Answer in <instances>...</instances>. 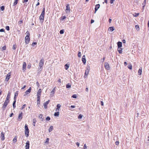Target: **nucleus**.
Returning <instances> with one entry per match:
<instances>
[{
  "instance_id": "obj_44",
  "label": "nucleus",
  "mask_w": 149,
  "mask_h": 149,
  "mask_svg": "<svg viewBox=\"0 0 149 149\" xmlns=\"http://www.w3.org/2000/svg\"><path fill=\"white\" fill-rule=\"evenodd\" d=\"M50 117H49V116L47 117L46 118V120L47 121L49 120H50Z\"/></svg>"
},
{
  "instance_id": "obj_9",
  "label": "nucleus",
  "mask_w": 149,
  "mask_h": 149,
  "mask_svg": "<svg viewBox=\"0 0 149 149\" xmlns=\"http://www.w3.org/2000/svg\"><path fill=\"white\" fill-rule=\"evenodd\" d=\"M49 102H50V100H48V101H47L46 102H45L44 103L43 105L44 106V108L45 109L47 108V105L48 104H49Z\"/></svg>"
},
{
  "instance_id": "obj_25",
  "label": "nucleus",
  "mask_w": 149,
  "mask_h": 149,
  "mask_svg": "<svg viewBox=\"0 0 149 149\" xmlns=\"http://www.w3.org/2000/svg\"><path fill=\"white\" fill-rule=\"evenodd\" d=\"M33 125L34 126L35 125V124L37 121L36 120V118H34L33 119Z\"/></svg>"
},
{
  "instance_id": "obj_10",
  "label": "nucleus",
  "mask_w": 149,
  "mask_h": 149,
  "mask_svg": "<svg viewBox=\"0 0 149 149\" xmlns=\"http://www.w3.org/2000/svg\"><path fill=\"white\" fill-rule=\"evenodd\" d=\"M26 149H29V141H27L26 143V145L25 146Z\"/></svg>"
},
{
  "instance_id": "obj_26",
  "label": "nucleus",
  "mask_w": 149,
  "mask_h": 149,
  "mask_svg": "<svg viewBox=\"0 0 149 149\" xmlns=\"http://www.w3.org/2000/svg\"><path fill=\"white\" fill-rule=\"evenodd\" d=\"M18 95V93H17V91L15 93V96H14V100H16V97H17V96Z\"/></svg>"
},
{
  "instance_id": "obj_20",
  "label": "nucleus",
  "mask_w": 149,
  "mask_h": 149,
  "mask_svg": "<svg viewBox=\"0 0 149 149\" xmlns=\"http://www.w3.org/2000/svg\"><path fill=\"white\" fill-rule=\"evenodd\" d=\"M118 50L120 54H122V49L121 48V47H118Z\"/></svg>"
},
{
  "instance_id": "obj_42",
  "label": "nucleus",
  "mask_w": 149,
  "mask_h": 149,
  "mask_svg": "<svg viewBox=\"0 0 149 149\" xmlns=\"http://www.w3.org/2000/svg\"><path fill=\"white\" fill-rule=\"evenodd\" d=\"M64 31L63 30H61L60 31V33L61 34H63L64 33Z\"/></svg>"
},
{
  "instance_id": "obj_24",
  "label": "nucleus",
  "mask_w": 149,
  "mask_h": 149,
  "mask_svg": "<svg viewBox=\"0 0 149 149\" xmlns=\"http://www.w3.org/2000/svg\"><path fill=\"white\" fill-rule=\"evenodd\" d=\"M53 129V127L52 126H51L49 129V132H50L52 131Z\"/></svg>"
},
{
  "instance_id": "obj_3",
  "label": "nucleus",
  "mask_w": 149,
  "mask_h": 149,
  "mask_svg": "<svg viewBox=\"0 0 149 149\" xmlns=\"http://www.w3.org/2000/svg\"><path fill=\"white\" fill-rule=\"evenodd\" d=\"M45 8H44L43 9V11H42L41 15L40 16L39 19L41 21V20H42V22H43V20L44 19V15H45Z\"/></svg>"
},
{
  "instance_id": "obj_59",
  "label": "nucleus",
  "mask_w": 149,
  "mask_h": 149,
  "mask_svg": "<svg viewBox=\"0 0 149 149\" xmlns=\"http://www.w3.org/2000/svg\"><path fill=\"white\" fill-rule=\"evenodd\" d=\"M115 0H111L110 1V3H113V1H114Z\"/></svg>"
},
{
  "instance_id": "obj_22",
  "label": "nucleus",
  "mask_w": 149,
  "mask_h": 149,
  "mask_svg": "<svg viewBox=\"0 0 149 149\" xmlns=\"http://www.w3.org/2000/svg\"><path fill=\"white\" fill-rule=\"evenodd\" d=\"M26 67V64L25 62H24L23 64V70H25Z\"/></svg>"
},
{
  "instance_id": "obj_57",
  "label": "nucleus",
  "mask_w": 149,
  "mask_h": 149,
  "mask_svg": "<svg viewBox=\"0 0 149 149\" xmlns=\"http://www.w3.org/2000/svg\"><path fill=\"white\" fill-rule=\"evenodd\" d=\"M36 85L38 87H39L40 86V84L37 81L36 83Z\"/></svg>"
},
{
  "instance_id": "obj_37",
  "label": "nucleus",
  "mask_w": 149,
  "mask_h": 149,
  "mask_svg": "<svg viewBox=\"0 0 149 149\" xmlns=\"http://www.w3.org/2000/svg\"><path fill=\"white\" fill-rule=\"evenodd\" d=\"M61 105L59 104H58L56 106L57 108H58L59 109H60L61 107Z\"/></svg>"
},
{
  "instance_id": "obj_13",
  "label": "nucleus",
  "mask_w": 149,
  "mask_h": 149,
  "mask_svg": "<svg viewBox=\"0 0 149 149\" xmlns=\"http://www.w3.org/2000/svg\"><path fill=\"white\" fill-rule=\"evenodd\" d=\"M100 6L99 4H97L95 6V13L97 11V10L99 8Z\"/></svg>"
},
{
  "instance_id": "obj_15",
  "label": "nucleus",
  "mask_w": 149,
  "mask_h": 149,
  "mask_svg": "<svg viewBox=\"0 0 149 149\" xmlns=\"http://www.w3.org/2000/svg\"><path fill=\"white\" fill-rule=\"evenodd\" d=\"M10 73H9L8 74H7L6 78V81H8L9 80L10 78Z\"/></svg>"
},
{
  "instance_id": "obj_21",
  "label": "nucleus",
  "mask_w": 149,
  "mask_h": 149,
  "mask_svg": "<svg viewBox=\"0 0 149 149\" xmlns=\"http://www.w3.org/2000/svg\"><path fill=\"white\" fill-rule=\"evenodd\" d=\"M114 30V27L113 26L109 27L108 29V30L111 32L113 31Z\"/></svg>"
},
{
  "instance_id": "obj_12",
  "label": "nucleus",
  "mask_w": 149,
  "mask_h": 149,
  "mask_svg": "<svg viewBox=\"0 0 149 149\" xmlns=\"http://www.w3.org/2000/svg\"><path fill=\"white\" fill-rule=\"evenodd\" d=\"M104 66L105 68L107 70H109V66L108 63H105L104 64Z\"/></svg>"
},
{
  "instance_id": "obj_45",
  "label": "nucleus",
  "mask_w": 149,
  "mask_h": 149,
  "mask_svg": "<svg viewBox=\"0 0 149 149\" xmlns=\"http://www.w3.org/2000/svg\"><path fill=\"white\" fill-rule=\"evenodd\" d=\"M78 56L79 57H80L81 56V52H79L78 53Z\"/></svg>"
},
{
  "instance_id": "obj_32",
  "label": "nucleus",
  "mask_w": 149,
  "mask_h": 149,
  "mask_svg": "<svg viewBox=\"0 0 149 149\" xmlns=\"http://www.w3.org/2000/svg\"><path fill=\"white\" fill-rule=\"evenodd\" d=\"M59 112L58 111L56 112H55L54 113V116H58L59 115Z\"/></svg>"
},
{
  "instance_id": "obj_47",
  "label": "nucleus",
  "mask_w": 149,
  "mask_h": 149,
  "mask_svg": "<svg viewBox=\"0 0 149 149\" xmlns=\"http://www.w3.org/2000/svg\"><path fill=\"white\" fill-rule=\"evenodd\" d=\"M146 0H144L143 3L142 4L143 5H145L146 3Z\"/></svg>"
},
{
  "instance_id": "obj_18",
  "label": "nucleus",
  "mask_w": 149,
  "mask_h": 149,
  "mask_svg": "<svg viewBox=\"0 0 149 149\" xmlns=\"http://www.w3.org/2000/svg\"><path fill=\"white\" fill-rule=\"evenodd\" d=\"M29 130L25 131V134L26 137H28L29 136Z\"/></svg>"
},
{
  "instance_id": "obj_63",
  "label": "nucleus",
  "mask_w": 149,
  "mask_h": 149,
  "mask_svg": "<svg viewBox=\"0 0 149 149\" xmlns=\"http://www.w3.org/2000/svg\"><path fill=\"white\" fill-rule=\"evenodd\" d=\"M94 22V20H93V19H92L91 20V24L93 23Z\"/></svg>"
},
{
  "instance_id": "obj_19",
  "label": "nucleus",
  "mask_w": 149,
  "mask_h": 149,
  "mask_svg": "<svg viewBox=\"0 0 149 149\" xmlns=\"http://www.w3.org/2000/svg\"><path fill=\"white\" fill-rule=\"evenodd\" d=\"M118 46V48H120L122 46V43L121 42H118L117 43Z\"/></svg>"
},
{
  "instance_id": "obj_52",
  "label": "nucleus",
  "mask_w": 149,
  "mask_h": 149,
  "mask_svg": "<svg viewBox=\"0 0 149 149\" xmlns=\"http://www.w3.org/2000/svg\"><path fill=\"white\" fill-rule=\"evenodd\" d=\"M23 22V21L22 20H20L18 22V23L19 24H22Z\"/></svg>"
},
{
  "instance_id": "obj_43",
  "label": "nucleus",
  "mask_w": 149,
  "mask_h": 149,
  "mask_svg": "<svg viewBox=\"0 0 149 149\" xmlns=\"http://www.w3.org/2000/svg\"><path fill=\"white\" fill-rule=\"evenodd\" d=\"M72 97L74 98H77V95L76 94L73 95Z\"/></svg>"
},
{
  "instance_id": "obj_34",
  "label": "nucleus",
  "mask_w": 149,
  "mask_h": 149,
  "mask_svg": "<svg viewBox=\"0 0 149 149\" xmlns=\"http://www.w3.org/2000/svg\"><path fill=\"white\" fill-rule=\"evenodd\" d=\"M49 138H47L45 142V143H47V144H48L49 141Z\"/></svg>"
},
{
  "instance_id": "obj_51",
  "label": "nucleus",
  "mask_w": 149,
  "mask_h": 149,
  "mask_svg": "<svg viewBox=\"0 0 149 149\" xmlns=\"http://www.w3.org/2000/svg\"><path fill=\"white\" fill-rule=\"evenodd\" d=\"M66 18V17L65 16H63L61 17V19L63 20Z\"/></svg>"
},
{
  "instance_id": "obj_60",
  "label": "nucleus",
  "mask_w": 149,
  "mask_h": 149,
  "mask_svg": "<svg viewBox=\"0 0 149 149\" xmlns=\"http://www.w3.org/2000/svg\"><path fill=\"white\" fill-rule=\"evenodd\" d=\"M139 15V13H136L135 14V15H133V16L135 17H137Z\"/></svg>"
},
{
  "instance_id": "obj_27",
  "label": "nucleus",
  "mask_w": 149,
  "mask_h": 149,
  "mask_svg": "<svg viewBox=\"0 0 149 149\" xmlns=\"http://www.w3.org/2000/svg\"><path fill=\"white\" fill-rule=\"evenodd\" d=\"M16 102V100H14V101H13V108L14 109L16 107V106L15 105Z\"/></svg>"
},
{
  "instance_id": "obj_11",
  "label": "nucleus",
  "mask_w": 149,
  "mask_h": 149,
  "mask_svg": "<svg viewBox=\"0 0 149 149\" xmlns=\"http://www.w3.org/2000/svg\"><path fill=\"white\" fill-rule=\"evenodd\" d=\"M1 139L2 141L4 140L5 139L4 133L2 132L1 133Z\"/></svg>"
},
{
  "instance_id": "obj_7",
  "label": "nucleus",
  "mask_w": 149,
  "mask_h": 149,
  "mask_svg": "<svg viewBox=\"0 0 149 149\" xmlns=\"http://www.w3.org/2000/svg\"><path fill=\"white\" fill-rule=\"evenodd\" d=\"M31 87H29V89L26 91L25 92V94L24 95V96H25L26 95H27L29 94L30 92H31Z\"/></svg>"
},
{
  "instance_id": "obj_58",
  "label": "nucleus",
  "mask_w": 149,
  "mask_h": 149,
  "mask_svg": "<svg viewBox=\"0 0 149 149\" xmlns=\"http://www.w3.org/2000/svg\"><path fill=\"white\" fill-rule=\"evenodd\" d=\"M119 144V142L118 141H116L115 142V144L116 145H118Z\"/></svg>"
},
{
  "instance_id": "obj_56",
  "label": "nucleus",
  "mask_w": 149,
  "mask_h": 149,
  "mask_svg": "<svg viewBox=\"0 0 149 149\" xmlns=\"http://www.w3.org/2000/svg\"><path fill=\"white\" fill-rule=\"evenodd\" d=\"M4 29H2L0 30V32H3L4 31Z\"/></svg>"
},
{
  "instance_id": "obj_40",
  "label": "nucleus",
  "mask_w": 149,
  "mask_h": 149,
  "mask_svg": "<svg viewBox=\"0 0 149 149\" xmlns=\"http://www.w3.org/2000/svg\"><path fill=\"white\" fill-rule=\"evenodd\" d=\"M25 130H29V129L27 125H26L25 126Z\"/></svg>"
},
{
  "instance_id": "obj_4",
  "label": "nucleus",
  "mask_w": 149,
  "mask_h": 149,
  "mask_svg": "<svg viewBox=\"0 0 149 149\" xmlns=\"http://www.w3.org/2000/svg\"><path fill=\"white\" fill-rule=\"evenodd\" d=\"M9 101L10 100H6L2 107V108L3 110H5L6 107L8 104L9 102Z\"/></svg>"
},
{
  "instance_id": "obj_28",
  "label": "nucleus",
  "mask_w": 149,
  "mask_h": 149,
  "mask_svg": "<svg viewBox=\"0 0 149 149\" xmlns=\"http://www.w3.org/2000/svg\"><path fill=\"white\" fill-rule=\"evenodd\" d=\"M39 118L42 120L43 119V116L42 114H40L39 116Z\"/></svg>"
},
{
  "instance_id": "obj_33",
  "label": "nucleus",
  "mask_w": 149,
  "mask_h": 149,
  "mask_svg": "<svg viewBox=\"0 0 149 149\" xmlns=\"http://www.w3.org/2000/svg\"><path fill=\"white\" fill-rule=\"evenodd\" d=\"M128 68L130 70H131L132 68V66L131 64H130L128 65Z\"/></svg>"
},
{
  "instance_id": "obj_5",
  "label": "nucleus",
  "mask_w": 149,
  "mask_h": 149,
  "mask_svg": "<svg viewBox=\"0 0 149 149\" xmlns=\"http://www.w3.org/2000/svg\"><path fill=\"white\" fill-rule=\"evenodd\" d=\"M41 89H39L37 93V98L38 99V101H39V100H40V97L41 93Z\"/></svg>"
},
{
  "instance_id": "obj_48",
  "label": "nucleus",
  "mask_w": 149,
  "mask_h": 149,
  "mask_svg": "<svg viewBox=\"0 0 149 149\" xmlns=\"http://www.w3.org/2000/svg\"><path fill=\"white\" fill-rule=\"evenodd\" d=\"M13 141L14 143L16 142L17 141V138L15 137L13 139Z\"/></svg>"
},
{
  "instance_id": "obj_55",
  "label": "nucleus",
  "mask_w": 149,
  "mask_h": 149,
  "mask_svg": "<svg viewBox=\"0 0 149 149\" xmlns=\"http://www.w3.org/2000/svg\"><path fill=\"white\" fill-rule=\"evenodd\" d=\"M58 83L60 84L61 83V79H59L58 80Z\"/></svg>"
},
{
  "instance_id": "obj_17",
  "label": "nucleus",
  "mask_w": 149,
  "mask_h": 149,
  "mask_svg": "<svg viewBox=\"0 0 149 149\" xmlns=\"http://www.w3.org/2000/svg\"><path fill=\"white\" fill-rule=\"evenodd\" d=\"M10 93L9 92H8V94L7 95L6 98V100H9V99L10 98Z\"/></svg>"
},
{
  "instance_id": "obj_14",
  "label": "nucleus",
  "mask_w": 149,
  "mask_h": 149,
  "mask_svg": "<svg viewBox=\"0 0 149 149\" xmlns=\"http://www.w3.org/2000/svg\"><path fill=\"white\" fill-rule=\"evenodd\" d=\"M82 61L83 62V63L84 64H86V59L85 58V55H84L82 56Z\"/></svg>"
},
{
  "instance_id": "obj_2",
  "label": "nucleus",
  "mask_w": 149,
  "mask_h": 149,
  "mask_svg": "<svg viewBox=\"0 0 149 149\" xmlns=\"http://www.w3.org/2000/svg\"><path fill=\"white\" fill-rule=\"evenodd\" d=\"M44 63V60L43 58L41 59L39 63V66L38 69L40 70H41Z\"/></svg>"
},
{
  "instance_id": "obj_1",
  "label": "nucleus",
  "mask_w": 149,
  "mask_h": 149,
  "mask_svg": "<svg viewBox=\"0 0 149 149\" xmlns=\"http://www.w3.org/2000/svg\"><path fill=\"white\" fill-rule=\"evenodd\" d=\"M26 35L25 37V42L27 44H28L30 41V34L29 32L28 31H27L26 32Z\"/></svg>"
},
{
  "instance_id": "obj_31",
  "label": "nucleus",
  "mask_w": 149,
  "mask_h": 149,
  "mask_svg": "<svg viewBox=\"0 0 149 149\" xmlns=\"http://www.w3.org/2000/svg\"><path fill=\"white\" fill-rule=\"evenodd\" d=\"M18 0H15V1L13 3V6H14L16 5L17 3Z\"/></svg>"
},
{
  "instance_id": "obj_23",
  "label": "nucleus",
  "mask_w": 149,
  "mask_h": 149,
  "mask_svg": "<svg viewBox=\"0 0 149 149\" xmlns=\"http://www.w3.org/2000/svg\"><path fill=\"white\" fill-rule=\"evenodd\" d=\"M142 71V68H140L138 70V74L139 75H141V74Z\"/></svg>"
},
{
  "instance_id": "obj_6",
  "label": "nucleus",
  "mask_w": 149,
  "mask_h": 149,
  "mask_svg": "<svg viewBox=\"0 0 149 149\" xmlns=\"http://www.w3.org/2000/svg\"><path fill=\"white\" fill-rule=\"evenodd\" d=\"M65 11L66 13H70V7L69 6V5L68 4H67L66 6Z\"/></svg>"
},
{
  "instance_id": "obj_30",
  "label": "nucleus",
  "mask_w": 149,
  "mask_h": 149,
  "mask_svg": "<svg viewBox=\"0 0 149 149\" xmlns=\"http://www.w3.org/2000/svg\"><path fill=\"white\" fill-rule=\"evenodd\" d=\"M69 65L67 64H66L65 65V68L66 70H67L69 68Z\"/></svg>"
},
{
  "instance_id": "obj_46",
  "label": "nucleus",
  "mask_w": 149,
  "mask_h": 149,
  "mask_svg": "<svg viewBox=\"0 0 149 149\" xmlns=\"http://www.w3.org/2000/svg\"><path fill=\"white\" fill-rule=\"evenodd\" d=\"M26 105L25 104H24L23 106L21 108V110H22L25 107Z\"/></svg>"
},
{
  "instance_id": "obj_8",
  "label": "nucleus",
  "mask_w": 149,
  "mask_h": 149,
  "mask_svg": "<svg viewBox=\"0 0 149 149\" xmlns=\"http://www.w3.org/2000/svg\"><path fill=\"white\" fill-rule=\"evenodd\" d=\"M23 113L22 112H21V113L19 114V116L18 117V119L19 120H20L22 118Z\"/></svg>"
},
{
  "instance_id": "obj_53",
  "label": "nucleus",
  "mask_w": 149,
  "mask_h": 149,
  "mask_svg": "<svg viewBox=\"0 0 149 149\" xmlns=\"http://www.w3.org/2000/svg\"><path fill=\"white\" fill-rule=\"evenodd\" d=\"M37 44L36 42H33L32 44V45L33 47H34L35 45Z\"/></svg>"
},
{
  "instance_id": "obj_64",
  "label": "nucleus",
  "mask_w": 149,
  "mask_h": 149,
  "mask_svg": "<svg viewBox=\"0 0 149 149\" xmlns=\"http://www.w3.org/2000/svg\"><path fill=\"white\" fill-rule=\"evenodd\" d=\"M101 105H102V106H103L104 105L103 102L102 101H101Z\"/></svg>"
},
{
  "instance_id": "obj_29",
  "label": "nucleus",
  "mask_w": 149,
  "mask_h": 149,
  "mask_svg": "<svg viewBox=\"0 0 149 149\" xmlns=\"http://www.w3.org/2000/svg\"><path fill=\"white\" fill-rule=\"evenodd\" d=\"M89 72V70L88 69H87V70H86L85 73V74L86 75H88V74Z\"/></svg>"
},
{
  "instance_id": "obj_35",
  "label": "nucleus",
  "mask_w": 149,
  "mask_h": 149,
  "mask_svg": "<svg viewBox=\"0 0 149 149\" xmlns=\"http://www.w3.org/2000/svg\"><path fill=\"white\" fill-rule=\"evenodd\" d=\"M71 87V85L69 84H67L66 85V88H68Z\"/></svg>"
},
{
  "instance_id": "obj_41",
  "label": "nucleus",
  "mask_w": 149,
  "mask_h": 149,
  "mask_svg": "<svg viewBox=\"0 0 149 149\" xmlns=\"http://www.w3.org/2000/svg\"><path fill=\"white\" fill-rule=\"evenodd\" d=\"M83 115L81 114H79L78 117V118L79 119H81L82 118Z\"/></svg>"
},
{
  "instance_id": "obj_38",
  "label": "nucleus",
  "mask_w": 149,
  "mask_h": 149,
  "mask_svg": "<svg viewBox=\"0 0 149 149\" xmlns=\"http://www.w3.org/2000/svg\"><path fill=\"white\" fill-rule=\"evenodd\" d=\"M0 9L2 10L3 11L4 9V6H2L0 7Z\"/></svg>"
},
{
  "instance_id": "obj_62",
  "label": "nucleus",
  "mask_w": 149,
  "mask_h": 149,
  "mask_svg": "<svg viewBox=\"0 0 149 149\" xmlns=\"http://www.w3.org/2000/svg\"><path fill=\"white\" fill-rule=\"evenodd\" d=\"M59 109L58 108H56V112L58 111L59 112Z\"/></svg>"
},
{
  "instance_id": "obj_54",
  "label": "nucleus",
  "mask_w": 149,
  "mask_h": 149,
  "mask_svg": "<svg viewBox=\"0 0 149 149\" xmlns=\"http://www.w3.org/2000/svg\"><path fill=\"white\" fill-rule=\"evenodd\" d=\"M84 149H87V146L86 144L84 145Z\"/></svg>"
},
{
  "instance_id": "obj_49",
  "label": "nucleus",
  "mask_w": 149,
  "mask_h": 149,
  "mask_svg": "<svg viewBox=\"0 0 149 149\" xmlns=\"http://www.w3.org/2000/svg\"><path fill=\"white\" fill-rule=\"evenodd\" d=\"M2 51L5 50L6 49V47L5 46H3L2 47Z\"/></svg>"
},
{
  "instance_id": "obj_16",
  "label": "nucleus",
  "mask_w": 149,
  "mask_h": 149,
  "mask_svg": "<svg viewBox=\"0 0 149 149\" xmlns=\"http://www.w3.org/2000/svg\"><path fill=\"white\" fill-rule=\"evenodd\" d=\"M56 87H54V88L51 91L50 93V95L52 97V96L54 94L55 92V88Z\"/></svg>"
},
{
  "instance_id": "obj_61",
  "label": "nucleus",
  "mask_w": 149,
  "mask_h": 149,
  "mask_svg": "<svg viewBox=\"0 0 149 149\" xmlns=\"http://www.w3.org/2000/svg\"><path fill=\"white\" fill-rule=\"evenodd\" d=\"M76 144L77 145V146L78 147H79V143L78 142H77L76 143Z\"/></svg>"
},
{
  "instance_id": "obj_50",
  "label": "nucleus",
  "mask_w": 149,
  "mask_h": 149,
  "mask_svg": "<svg viewBox=\"0 0 149 149\" xmlns=\"http://www.w3.org/2000/svg\"><path fill=\"white\" fill-rule=\"evenodd\" d=\"M6 29L7 31H9L10 29L9 27L8 26H6Z\"/></svg>"
},
{
  "instance_id": "obj_39",
  "label": "nucleus",
  "mask_w": 149,
  "mask_h": 149,
  "mask_svg": "<svg viewBox=\"0 0 149 149\" xmlns=\"http://www.w3.org/2000/svg\"><path fill=\"white\" fill-rule=\"evenodd\" d=\"M16 48V46L15 44L14 45L13 47V50H15Z\"/></svg>"
},
{
  "instance_id": "obj_36",
  "label": "nucleus",
  "mask_w": 149,
  "mask_h": 149,
  "mask_svg": "<svg viewBox=\"0 0 149 149\" xmlns=\"http://www.w3.org/2000/svg\"><path fill=\"white\" fill-rule=\"evenodd\" d=\"M135 28L137 30H139L140 29L139 26L138 25L135 26Z\"/></svg>"
}]
</instances>
